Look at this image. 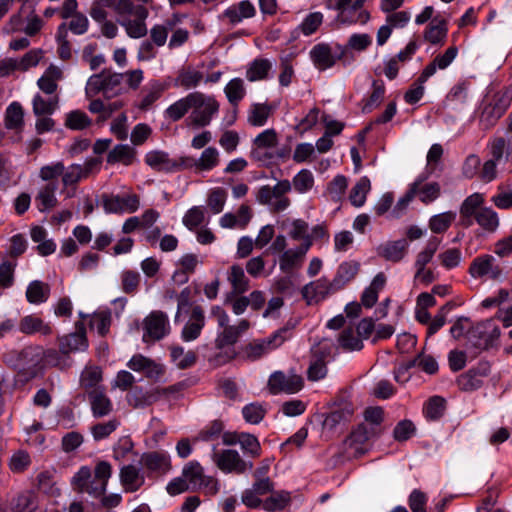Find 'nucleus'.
I'll list each match as a JSON object with an SVG mask.
<instances>
[{
	"instance_id": "nucleus-43",
	"label": "nucleus",
	"mask_w": 512,
	"mask_h": 512,
	"mask_svg": "<svg viewBox=\"0 0 512 512\" xmlns=\"http://www.w3.org/2000/svg\"><path fill=\"white\" fill-rule=\"evenodd\" d=\"M182 476L185 477L189 484L190 490L196 492V487L205 478L203 467L197 461L188 462L182 470Z\"/></svg>"
},
{
	"instance_id": "nucleus-39",
	"label": "nucleus",
	"mask_w": 512,
	"mask_h": 512,
	"mask_svg": "<svg viewBox=\"0 0 512 512\" xmlns=\"http://www.w3.org/2000/svg\"><path fill=\"white\" fill-rule=\"evenodd\" d=\"M13 512H34L38 508V497L30 490H26L15 497L11 502Z\"/></svg>"
},
{
	"instance_id": "nucleus-28",
	"label": "nucleus",
	"mask_w": 512,
	"mask_h": 512,
	"mask_svg": "<svg viewBox=\"0 0 512 512\" xmlns=\"http://www.w3.org/2000/svg\"><path fill=\"white\" fill-rule=\"evenodd\" d=\"M120 482L126 492H136L144 484V477L140 475L134 465H125L120 469Z\"/></svg>"
},
{
	"instance_id": "nucleus-42",
	"label": "nucleus",
	"mask_w": 512,
	"mask_h": 512,
	"mask_svg": "<svg viewBox=\"0 0 512 512\" xmlns=\"http://www.w3.org/2000/svg\"><path fill=\"white\" fill-rule=\"evenodd\" d=\"M484 231L494 233L499 227V217L496 211L490 207H483L479 210L474 219Z\"/></svg>"
},
{
	"instance_id": "nucleus-9",
	"label": "nucleus",
	"mask_w": 512,
	"mask_h": 512,
	"mask_svg": "<svg viewBox=\"0 0 512 512\" xmlns=\"http://www.w3.org/2000/svg\"><path fill=\"white\" fill-rule=\"evenodd\" d=\"M217 467L225 473L243 474L253 468V462L245 461L236 450L227 449L213 456Z\"/></svg>"
},
{
	"instance_id": "nucleus-53",
	"label": "nucleus",
	"mask_w": 512,
	"mask_h": 512,
	"mask_svg": "<svg viewBox=\"0 0 512 512\" xmlns=\"http://www.w3.org/2000/svg\"><path fill=\"white\" fill-rule=\"evenodd\" d=\"M502 117V114L493 106V104L487 103L483 106L479 116V125L483 130H490L493 128L498 120Z\"/></svg>"
},
{
	"instance_id": "nucleus-21",
	"label": "nucleus",
	"mask_w": 512,
	"mask_h": 512,
	"mask_svg": "<svg viewBox=\"0 0 512 512\" xmlns=\"http://www.w3.org/2000/svg\"><path fill=\"white\" fill-rule=\"evenodd\" d=\"M329 355L328 351L321 349L313 350L312 357L307 369V379L309 381H319L326 377L328 368L326 358Z\"/></svg>"
},
{
	"instance_id": "nucleus-30",
	"label": "nucleus",
	"mask_w": 512,
	"mask_h": 512,
	"mask_svg": "<svg viewBox=\"0 0 512 512\" xmlns=\"http://www.w3.org/2000/svg\"><path fill=\"white\" fill-rule=\"evenodd\" d=\"M371 88L372 91L369 95L362 99V112L364 114L371 113L375 108H377L384 99L386 93L385 83L381 79L373 80Z\"/></svg>"
},
{
	"instance_id": "nucleus-60",
	"label": "nucleus",
	"mask_w": 512,
	"mask_h": 512,
	"mask_svg": "<svg viewBox=\"0 0 512 512\" xmlns=\"http://www.w3.org/2000/svg\"><path fill=\"white\" fill-rule=\"evenodd\" d=\"M290 499L288 492L272 494L263 501V509L268 512L281 511L289 504Z\"/></svg>"
},
{
	"instance_id": "nucleus-41",
	"label": "nucleus",
	"mask_w": 512,
	"mask_h": 512,
	"mask_svg": "<svg viewBox=\"0 0 512 512\" xmlns=\"http://www.w3.org/2000/svg\"><path fill=\"white\" fill-rule=\"evenodd\" d=\"M228 281L231 284L230 293L244 294L249 290V279L245 276L244 270L240 265H232L228 273Z\"/></svg>"
},
{
	"instance_id": "nucleus-44",
	"label": "nucleus",
	"mask_w": 512,
	"mask_h": 512,
	"mask_svg": "<svg viewBox=\"0 0 512 512\" xmlns=\"http://www.w3.org/2000/svg\"><path fill=\"white\" fill-rule=\"evenodd\" d=\"M338 343L344 351H360L364 347L362 339L352 327H346L340 332Z\"/></svg>"
},
{
	"instance_id": "nucleus-3",
	"label": "nucleus",
	"mask_w": 512,
	"mask_h": 512,
	"mask_svg": "<svg viewBox=\"0 0 512 512\" xmlns=\"http://www.w3.org/2000/svg\"><path fill=\"white\" fill-rule=\"evenodd\" d=\"M325 7L336 11L335 21L339 25H365L371 18L370 12L357 7L352 0H325Z\"/></svg>"
},
{
	"instance_id": "nucleus-48",
	"label": "nucleus",
	"mask_w": 512,
	"mask_h": 512,
	"mask_svg": "<svg viewBox=\"0 0 512 512\" xmlns=\"http://www.w3.org/2000/svg\"><path fill=\"white\" fill-rule=\"evenodd\" d=\"M456 218V213L453 211L443 212L432 216L429 219V228L433 233H445Z\"/></svg>"
},
{
	"instance_id": "nucleus-54",
	"label": "nucleus",
	"mask_w": 512,
	"mask_h": 512,
	"mask_svg": "<svg viewBox=\"0 0 512 512\" xmlns=\"http://www.w3.org/2000/svg\"><path fill=\"white\" fill-rule=\"evenodd\" d=\"M111 321V313L101 311L91 316L89 326L92 330H96L101 337H105L109 332Z\"/></svg>"
},
{
	"instance_id": "nucleus-19",
	"label": "nucleus",
	"mask_w": 512,
	"mask_h": 512,
	"mask_svg": "<svg viewBox=\"0 0 512 512\" xmlns=\"http://www.w3.org/2000/svg\"><path fill=\"white\" fill-rule=\"evenodd\" d=\"M409 248L406 239H399L396 241H387L378 248V254L390 262H400L407 254Z\"/></svg>"
},
{
	"instance_id": "nucleus-34",
	"label": "nucleus",
	"mask_w": 512,
	"mask_h": 512,
	"mask_svg": "<svg viewBox=\"0 0 512 512\" xmlns=\"http://www.w3.org/2000/svg\"><path fill=\"white\" fill-rule=\"evenodd\" d=\"M447 401L444 397L434 395L423 405V415L427 421L440 420L446 411Z\"/></svg>"
},
{
	"instance_id": "nucleus-18",
	"label": "nucleus",
	"mask_w": 512,
	"mask_h": 512,
	"mask_svg": "<svg viewBox=\"0 0 512 512\" xmlns=\"http://www.w3.org/2000/svg\"><path fill=\"white\" fill-rule=\"evenodd\" d=\"M250 323L246 319L239 321L237 325H227L222 327L223 330L218 333L215 339V346L218 349H223L228 346H233L239 337L249 329Z\"/></svg>"
},
{
	"instance_id": "nucleus-31",
	"label": "nucleus",
	"mask_w": 512,
	"mask_h": 512,
	"mask_svg": "<svg viewBox=\"0 0 512 512\" xmlns=\"http://www.w3.org/2000/svg\"><path fill=\"white\" fill-rule=\"evenodd\" d=\"M136 158V150L127 144H117L109 151L106 161L110 165L121 163L125 166L133 164Z\"/></svg>"
},
{
	"instance_id": "nucleus-13",
	"label": "nucleus",
	"mask_w": 512,
	"mask_h": 512,
	"mask_svg": "<svg viewBox=\"0 0 512 512\" xmlns=\"http://www.w3.org/2000/svg\"><path fill=\"white\" fill-rule=\"evenodd\" d=\"M168 317L162 311H153L144 321V341H158L168 334Z\"/></svg>"
},
{
	"instance_id": "nucleus-20",
	"label": "nucleus",
	"mask_w": 512,
	"mask_h": 512,
	"mask_svg": "<svg viewBox=\"0 0 512 512\" xmlns=\"http://www.w3.org/2000/svg\"><path fill=\"white\" fill-rule=\"evenodd\" d=\"M170 84L161 80H150L143 89V97L139 104L141 110H148L157 100L161 98L163 93L168 90Z\"/></svg>"
},
{
	"instance_id": "nucleus-23",
	"label": "nucleus",
	"mask_w": 512,
	"mask_h": 512,
	"mask_svg": "<svg viewBox=\"0 0 512 512\" xmlns=\"http://www.w3.org/2000/svg\"><path fill=\"white\" fill-rule=\"evenodd\" d=\"M57 189H58L57 181L48 182L39 189V191L35 197V202H36L37 209L40 212H46L48 210H51L52 208H54L57 205V203H58V200L56 198Z\"/></svg>"
},
{
	"instance_id": "nucleus-32",
	"label": "nucleus",
	"mask_w": 512,
	"mask_h": 512,
	"mask_svg": "<svg viewBox=\"0 0 512 512\" xmlns=\"http://www.w3.org/2000/svg\"><path fill=\"white\" fill-rule=\"evenodd\" d=\"M428 178V175L421 174L419 175L415 181H420V183L417 186V194L419 200L424 204H430L433 201H435L441 193V188L439 183L437 182H431V183H424Z\"/></svg>"
},
{
	"instance_id": "nucleus-56",
	"label": "nucleus",
	"mask_w": 512,
	"mask_h": 512,
	"mask_svg": "<svg viewBox=\"0 0 512 512\" xmlns=\"http://www.w3.org/2000/svg\"><path fill=\"white\" fill-rule=\"evenodd\" d=\"M91 124V119L81 110H73L66 115L65 126L71 130H84Z\"/></svg>"
},
{
	"instance_id": "nucleus-6",
	"label": "nucleus",
	"mask_w": 512,
	"mask_h": 512,
	"mask_svg": "<svg viewBox=\"0 0 512 512\" xmlns=\"http://www.w3.org/2000/svg\"><path fill=\"white\" fill-rule=\"evenodd\" d=\"M140 464L149 478L160 477L171 470V458L167 451L157 450L145 452L141 455Z\"/></svg>"
},
{
	"instance_id": "nucleus-51",
	"label": "nucleus",
	"mask_w": 512,
	"mask_h": 512,
	"mask_svg": "<svg viewBox=\"0 0 512 512\" xmlns=\"http://www.w3.org/2000/svg\"><path fill=\"white\" fill-rule=\"evenodd\" d=\"M303 258L298 254L295 249H288L284 251L279 258V267L283 273H292L294 269L301 266Z\"/></svg>"
},
{
	"instance_id": "nucleus-64",
	"label": "nucleus",
	"mask_w": 512,
	"mask_h": 512,
	"mask_svg": "<svg viewBox=\"0 0 512 512\" xmlns=\"http://www.w3.org/2000/svg\"><path fill=\"white\" fill-rule=\"evenodd\" d=\"M323 23V14L321 12L309 13L299 25V30L305 36L314 34Z\"/></svg>"
},
{
	"instance_id": "nucleus-7",
	"label": "nucleus",
	"mask_w": 512,
	"mask_h": 512,
	"mask_svg": "<svg viewBox=\"0 0 512 512\" xmlns=\"http://www.w3.org/2000/svg\"><path fill=\"white\" fill-rule=\"evenodd\" d=\"M102 205L106 213H134L140 206V199L134 193L122 195L103 194Z\"/></svg>"
},
{
	"instance_id": "nucleus-46",
	"label": "nucleus",
	"mask_w": 512,
	"mask_h": 512,
	"mask_svg": "<svg viewBox=\"0 0 512 512\" xmlns=\"http://www.w3.org/2000/svg\"><path fill=\"white\" fill-rule=\"evenodd\" d=\"M271 68V62L268 59H255L247 69L246 78L251 82L263 80L268 76Z\"/></svg>"
},
{
	"instance_id": "nucleus-10",
	"label": "nucleus",
	"mask_w": 512,
	"mask_h": 512,
	"mask_svg": "<svg viewBox=\"0 0 512 512\" xmlns=\"http://www.w3.org/2000/svg\"><path fill=\"white\" fill-rule=\"evenodd\" d=\"M310 58L318 70L324 71L332 68L338 61L344 65V58H339L340 50L336 44L318 43L310 50Z\"/></svg>"
},
{
	"instance_id": "nucleus-16",
	"label": "nucleus",
	"mask_w": 512,
	"mask_h": 512,
	"mask_svg": "<svg viewBox=\"0 0 512 512\" xmlns=\"http://www.w3.org/2000/svg\"><path fill=\"white\" fill-rule=\"evenodd\" d=\"M127 366L135 371L142 372L149 379L159 380L165 373V368L162 364L145 357L142 354H135L127 363Z\"/></svg>"
},
{
	"instance_id": "nucleus-37",
	"label": "nucleus",
	"mask_w": 512,
	"mask_h": 512,
	"mask_svg": "<svg viewBox=\"0 0 512 512\" xmlns=\"http://www.w3.org/2000/svg\"><path fill=\"white\" fill-rule=\"evenodd\" d=\"M50 286L40 280H34L29 283L26 289V299L31 304H41L50 297Z\"/></svg>"
},
{
	"instance_id": "nucleus-17",
	"label": "nucleus",
	"mask_w": 512,
	"mask_h": 512,
	"mask_svg": "<svg viewBox=\"0 0 512 512\" xmlns=\"http://www.w3.org/2000/svg\"><path fill=\"white\" fill-rule=\"evenodd\" d=\"M205 313L200 305H195L191 309L189 320L181 331V339L184 342H191L199 338L205 327Z\"/></svg>"
},
{
	"instance_id": "nucleus-33",
	"label": "nucleus",
	"mask_w": 512,
	"mask_h": 512,
	"mask_svg": "<svg viewBox=\"0 0 512 512\" xmlns=\"http://www.w3.org/2000/svg\"><path fill=\"white\" fill-rule=\"evenodd\" d=\"M157 390L145 391L142 387L136 386L127 395L130 406L134 408H144L158 401Z\"/></svg>"
},
{
	"instance_id": "nucleus-47",
	"label": "nucleus",
	"mask_w": 512,
	"mask_h": 512,
	"mask_svg": "<svg viewBox=\"0 0 512 512\" xmlns=\"http://www.w3.org/2000/svg\"><path fill=\"white\" fill-rule=\"evenodd\" d=\"M24 111L20 103L12 102L6 109L5 126L11 130L22 128Z\"/></svg>"
},
{
	"instance_id": "nucleus-15",
	"label": "nucleus",
	"mask_w": 512,
	"mask_h": 512,
	"mask_svg": "<svg viewBox=\"0 0 512 512\" xmlns=\"http://www.w3.org/2000/svg\"><path fill=\"white\" fill-rule=\"evenodd\" d=\"M485 202L484 194L475 192L464 199L459 214V224L464 228H469L474 224V219Z\"/></svg>"
},
{
	"instance_id": "nucleus-24",
	"label": "nucleus",
	"mask_w": 512,
	"mask_h": 512,
	"mask_svg": "<svg viewBox=\"0 0 512 512\" xmlns=\"http://www.w3.org/2000/svg\"><path fill=\"white\" fill-rule=\"evenodd\" d=\"M255 14L256 9L249 0H242L223 12L224 18L228 19L232 25L240 23L243 19L252 18Z\"/></svg>"
},
{
	"instance_id": "nucleus-35",
	"label": "nucleus",
	"mask_w": 512,
	"mask_h": 512,
	"mask_svg": "<svg viewBox=\"0 0 512 512\" xmlns=\"http://www.w3.org/2000/svg\"><path fill=\"white\" fill-rule=\"evenodd\" d=\"M19 330L26 335H32L37 332L43 335H50L52 333L51 326L35 315L23 317L19 323Z\"/></svg>"
},
{
	"instance_id": "nucleus-5",
	"label": "nucleus",
	"mask_w": 512,
	"mask_h": 512,
	"mask_svg": "<svg viewBox=\"0 0 512 512\" xmlns=\"http://www.w3.org/2000/svg\"><path fill=\"white\" fill-rule=\"evenodd\" d=\"M469 275L474 279L487 278L493 281L499 280L503 275V267L490 254L476 256L468 268Z\"/></svg>"
},
{
	"instance_id": "nucleus-12",
	"label": "nucleus",
	"mask_w": 512,
	"mask_h": 512,
	"mask_svg": "<svg viewBox=\"0 0 512 512\" xmlns=\"http://www.w3.org/2000/svg\"><path fill=\"white\" fill-rule=\"evenodd\" d=\"M73 491L77 493H87L92 497L103 495V486L98 488L92 475V469L89 466H81L73 475L70 481Z\"/></svg>"
},
{
	"instance_id": "nucleus-45",
	"label": "nucleus",
	"mask_w": 512,
	"mask_h": 512,
	"mask_svg": "<svg viewBox=\"0 0 512 512\" xmlns=\"http://www.w3.org/2000/svg\"><path fill=\"white\" fill-rule=\"evenodd\" d=\"M370 189V179L367 176L361 177L350 191L349 200L351 204L355 207L363 206Z\"/></svg>"
},
{
	"instance_id": "nucleus-40",
	"label": "nucleus",
	"mask_w": 512,
	"mask_h": 512,
	"mask_svg": "<svg viewBox=\"0 0 512 512\" xmlns=\"http://www.w3.org/2000/svg\"><path fill=\"white\" fill-rule=\"evenodd\" d=\"M447 26L445 20L433 19L424 31L425 41L437 45L444 42L447 36Z\"/></svg>"
},
{
	"instance_id": "nucleus-26",
	"label": "nucleus",
	"mask_w": 512,
	"mask_h": 512,
	"mask_svg": "<svg viewBox=\"0 0 512 512\" xmlns=\"http://www.w3.org/2000/svg\"><path fill=\"white\" fill-rule=\"evenodd\" d=\"M255 14L256 9L249 0H242L223 12L224 18L228 19L232 25L240 23L243 19L252 18Z\"/></svg>"
},
{
	"instance_id": "nucleus-14",
	"label": "nucleus",
	"mask_w": 512,
	"mask_h": 512,
	"mask_svg": "<svg viewBox=\"0 0 512 512\" xmlns=\"http://www.w3.org/2000/svg\"><path fill=\"white\" fill-rule=\"evenodd\" d=\"M88 347L86 327L82 321L75 323V332L59 338L61 354L68 355L71 352L85 350Z\"/></svg>"
},
{
	"instance_id": "nucleus-2",
	"label": "nucleus",
	"mask_w": 512,
	"mask_h": 512,
	"mask_svg": "<svg viewBox=\"0 0 512 512\" xmlns=\"http://www.w3.org/2000/svg\"><path fill=\"white\" fill-rule=\"evenodd\" d=\"M294 327V324L288 322L285 326L276 330L269 337L255 339L249 342L243 349L245 356L251 361L260 359L264 355L280 347L285 341L291 339Z\"/></svg>"
},
{
	"instance_id": "nucleus-29",
	"label": "nucleus",
	"mask_w": 512,
	"mask_h": 512,
	"mask_svg": "<svg viewBox=\"0 0 512 512\" xmlns=\"http://www.w3.org/2000/svg\"><path fill=\"white\" fill-rule=\"evenodd\" d=\"M195 97L192 92L171 104L164 111L165 119L171 122H177L182 119L189 110H191V105L194 104Z\"/></svg>"
},
{
	"instance_id": "nucleus-8",
	"label": "nucleus",
	"mask_w": 512,
	"mask_h": 512,
	"mask_svg": "<svg viewBox=\"0 0 512 512\" xmlns=\"http://www.w3.org/2000/svg\"><path fill=\"white\" fill-rule=\"evenodd\" d=\"M304 386L303 378L299 375H286L282 371L273 372L268 379V389L272 395L281 393L295 394Z\"/></svg>"
},
{
	"instance_id": "nucleus-27",
	"label": "nucleus",
	"mask_w": 512,
	"mask_h": 512,
	"mask_svg": "<svg viewBox=\"0 0 512 512\" xmlns=\"http://www.w3.org/2000/svg\"><path fill=\"white\" fill-rule=\"evenodd\" d=\"M145 163L153 170L158 172L172 173L174 166V159L169 157V154L160 150H153L148 152L144 158Z\"/></svg>"
},
{
	"instance_id": "nucleus-25",
	"label": "nucleus",
	"mask_w": 512,
	"mask_h": 512,
	"mask_svg": "<svg viewBox=\"0 0 512 512\" xmlns=\"http://www.w3.org/2000/svg\"><path fill=\"white\" fill-rule=\"evenodd\" d=\"M255 14L256 9L249 0H242L223 12L224 18L228 19L232 25L240 23L243 19L252 18Z\"/></svg>"
},
{
	"instance_id": "nucleus-55",
	"label": "nucleus",
	"mask_w": 512,
	"mask_h": 512,
	"mask_svg": "<svg viewBox=\"0 0 512 512\" xmlns=\"http://www.w3.org/2000/svg\"><path fill=\"white\" fill-rule=\"evenodd\" d=\"M240 437L239 445L243 453L254 459L260 457L262 449L258 438L253 434L245 432H242Z\"/></svg>"
},
{
	"instance_id": "nucleus-58",
	"label": "nucleus",
	"mask_w": 512,
	"mask_h": 512,
	"mask_svg": "<svg viewBox=\"0 0 512 512\" xmlns=\"http://www.w3.org/2000/svg\"><path fill=\"white\" fill-rule=\"evenodd\" d=\"M223 430V421L215 419L209 422L203 429L200 430L196 439L205 442H212L217 440L222 435Z\"/></svg>"
},
{
	"instance_id": "nucleus-62",
	"label": "nucleus",
	"mask_w": 512,
	"mask_h": 512,
	"mask_svg": "<svg viewBox=\"0 0 512 512\" xmlns=\"http://www.w3.org/2000/svg\"><path fill=\"white\" fill-rule=\"evenodd\" d=\"M490 328L491 320L479 322L467 331L468 339L478 348V343L486 342Z\"/></svg>"
},
{
	"instance_id": "nucleus-11",
	"label": "nucleus",
	"mask_w": 512,
	"mask_h": 512,
	"mask_svg": "<svg viewBox=\"0 0 512 512\" xmlns=\"http://www.w3.org/2000/svg\"><path fill=\"white\" fill-rule=\"evenodd\" d=\"M372 44V38L367 33L352 34L345 45L336 43V48L340 50L339 58H344V66L351 65L355 60V51L363 52Z\"/></svg>"
},
{
	"instance_id": "nucleus-4",
	"label": "nucleus",
	"mask_w": 512,
	"mask_h": 512,
	"mask_svg": "<svg viewBox=\"0 0 512 512\" xmlns=\"http://www.w3.org/2000/svg\"><path fill=\"white\" fill-rule=\"evenodd\" d=\"M194 104L191 105V114L188 117L190 124L202 128L208 126L219 111V103L215 98L206 96L201 92H193Z\"/></svg>"
},
{
	"instance_id": "nucleus-49",
	"label": "nucleus",
	"mask_w": 512,
	"mask_h": 512,
	"mask_svg": "<svg viewBox=\"0 0 512 512\" xmlns=\"http://www.w3.org/2000/svg\"><path fill=\"white\" fill-rule=\"evenodd\" d=\"M203 79V73L192 68L182 69L177 78L176 84L180 85L185 89H191L197 87Z\"/></svg>"
},
{
	"instance_id": "nucleus-1",
	"label": "nucleus",
	"mask_w": 512,
	"mask_h": 512,
	"mask_svg": "<svg viewBox=\"0 0 512 512\" xmlns=\"http://www.w3.org/2000/svg\"><path fill=\"white\" fill-rule=\"evenodd\" d=\"M360 270V264L357 261L349 260L342 262L335 273L334 278L329 281L322 277L303 288V296L316 302L322 301L343 290L351 281L354 280Z\"/></svg>"
},
{
	"instance_id": "nucleus-22",
	"label": "nucleus",
	"mask_w": 512,
	"mask_h": 512,
	"mask_svg": "<svg viewBox=\"0 0 512 512\" xmlns=\"http://www.w3.org/2000/svg\"><path fill=\"white\" fill-rule=\"evenodd\" d=\"M88 400L95 418H101L111 413L113 405L109 397L101 389L88 391Z\"/></svg>"
},
{
	"instance_id": "nucleus-36",
	"label": "nucleus",
	"mask_w": 512,
	"mask_h": 512,
	"mask_svg": "<svg viewBox=\"0 0 512 512\" xmlns=\"http://www.w3.org/2000/svg\"><path fill=\"white\" fill-rule=\"evenodd\" d=\"M381 429L376 427H369L365 423L357 425L349 434L347 441L349 446L363 445L367 443L371 438L380 435Z\"/></svg>"
},
{
	"instance_id": "nucleus-52",
	"label": "nucleus",
	"mask_w": 512,
	"mask_h": 512,
	"mask_svg": "<svg viewBox=\"0 0 512 512\" xmlns=\"http://www.w3.org/2000/svg\"><path fill=\"white\" fill-rule=\"evenodd\" d=\"M37 487L38 489L49 495V496H58L60 494V490L56 487V483L54 480V473L50 470L41 471L37 475Z\"/></svg>"
},
{
	"instance_id": "nucleus-63",
	"label": "nucleus",
	"mask_w": 512,
	"mask_h": 512,
	"mask_svg": "<svg viewBox=\"0 0 512 512\" xmlns=\"http://www.w3.org/2000/svg\"><path fill=\"white\" fill-rule=\"evenodd\" d=\"M416 433V427L411 420L404 419L399 421L393 429V438L398 442H405L412 438Z\"/></svg>"
},
{
	"instance_id": "nucleus-57",
	"label": "nucleus",
	"mask_w": 512,
	"mask_h": 512,
	"mask_svg": "<svg viewBox=\"0 0 512 512\" xmlns=\"http://www.w3.org/2000/svg\"><path fill=\"white\" fill-rule=\"evenodd\" d=\"M226 200V190L222 187H215L209 191L207 205L213 214H219L223 211Z\"/></svg>"
},
{
	"instance_id": "nucleus-50",
	"label": "nucleus",
	"mask_w": 512,
	"mask_h": 512,
	"mask_svg": "<svg viewBox=\"0 0 512 512\" xmlns=\"http://www.w3.org/2000/svg\"><path fill=\"white\" fill-rule=\"evenodd\" d=\"M225 94L230 104L236 108L246 94L243 80L241 78L230 80L225 87Z\"/></svg>"
},
{
	"instance_id": "nucleus-59",
	"label": "nucleus",
	"mask_w": 512,
	"mask_h": 512,
	"mask_svg": "<svg viewBox=\"0 0 512 512\" xmlns=\"http://www.w3.org/2000/svg\"><path fill=\"white\" fill-rule=\"evenodd\" d=\"M196 161L198 171H210L219 164L218 150L215 147H208Z\"/></svg>"
},
{
	"instance_id": "nucleus-61",
	"label": "nucleus",
	"mask_w": 512,
	"mask_h": 512,
	"mask_svg": "<svg viewBox=\"0 0 512 512\" xmlns=\"http://www.w3.org/2000/svg\"><path fill=\"white\" fill-rule=\"evenodd\" d=\"M462 259V252L459 248H448L438 254V260L443 268L452 270L459 266Z\"/></svg>"
},
{
	"instance_id": "nucleus-38",
	"label": "nucleus",
	"mask_w": 512,
	"mask_h": 512,
	"mask_svg": "<svg viewBox=\"0 0 512 512\" xmlns=\"http://www.w3.org/2000/svg\"><path fill=\"white\" fill-rule=\"evenodd\" d=\"M273 113V108L267 103H254L248 112V123L254 127H262Z\"/></svg>"
}]
</instances>
